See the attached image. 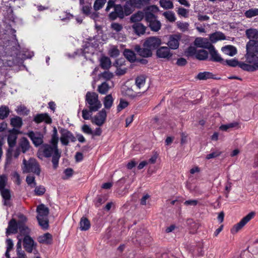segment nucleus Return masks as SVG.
I'll list each match as a JSON object with an SVG mask.
<instances>
[{
  "mask_svg": "<svg viewBox=\"0 0 258 258\" xmlns=\"http://www.w3.org/2000/svg\"><path fill=\"white\" fill-rule=\"evenodd\" d=\"M1 195L4 200V205L7 206H11L10 200L11 198V191L8 188L0 190Z\"/></svg>",
  "mask_w": 258,
  "mask_h": 258,
  "instance_id": "nucleus-23",
  "label": "nucleus"
},
{
  "mask_svg": "<svg viewBox=\"0 0 258 258\" xmlns=\"http://www.w3.org/2000/svg\"><path fill=\"white\" fill-rule=\"evenodd\" d=\"M22 239L24 248L27 252L31 253L36 248L37 243L30 236H26Z\"/></svg>",
  "mask_w": 258,
  "mask_h": 258,
  "instance_id": "nucleus-13",
  "label": "nucleus"
},
{
  "mask_svg": "<svg viewBox=\"0 0 258 258\" xmlns=\"http://www.w3.org/2000/svg\"><path fill=\"white\" fill-rule=\"evenodd\" d=\"M188 24L186 22H177V27L182 32H185L188 30Z\"/></svg>",
  "mask_w": 258,
  "mask_h": 258,
  "instance_id": "nucleus-59",
  "label": "nucleus"
},
{
  "mask_svg": "<svg viewBox=\"0 0 258 258\" xmlns=\"http://www.w3.org/2000/svg\"><path fill=\"white\" fill-rule=\"evenodd\" d=\"M246 51L245 57L246 62L256 58L258 56V40H249L246 45Z\"/></svg>",
  "mask_w": 258,
  "mask_h": 258,
  "instance_id": "nucleus-5",
  "label": "nucleus"
},
{
  "mask_svg": "<svg viewBox=\"0 0 258 258\" xmlns=\"http://www.w3.org/2000/svg\"><path fill=\"white\" fill-rule=\"evenodd\" d=\"M222 51L225 54L229 56H234L237 53L236 48L232 45H227L222 48Z\"/></svg>",
  "mask_w": 258,
  "mask_h": 258,
  "instance_id": "nucleus-31",
  "label": "nucleus"
},
{
  "mask_svg": "<svg viewBox=\"0 0 258 258\" xmlns=\"http://www.w3.org/2000/svg\"><path fill=\"white\" fill-rule=\"evenodd\" d=\"M81 11L85 15H88L90 14L91 6L90 3H86L85 5L81 7Z\"/></svg>",
  "mask_w": 258,
  "mask_h": 258,
  "instance_id": "nucleus-51",
  "label": "nucleus"
},
{
  "mask_svg": "<svg viewBox=\"0 0 258 258\" xmlns=\"http://www.w3.org/2000/svg\"><path fill=\"white\" fill-rule=\"evenodd\" d=\"M114 10L115 11L116 13H117L119 18H123L124 17V15L123 8L120 5H115Z\"/></svg>",
  "mask_w": 258,
  "mask_h": 258,
  "instance_id": "nucleus-52",
  "label": "nucleus"
},
{
  "mask_svg": "<svg viewBox=\"0 0 258 258\" xmlns=\"http://www.w3.org/2000/svg\"><path fill=\"white\" fill-rule=\"evenodd\" d=\"M19 229V221L18 222L14 219H12L9 222V225L7 229L6 234L9 235L10 233L16 234L18 232Z\"/></svg>",
  "mask_w": 258,
  "mask_h": 258,
  "instance_id": "nucleus-22",
  "label": "nucleus"
},
{
  "mask_svg": "<svg viewBox=\"0 0 258 258\" xmlns=\"http://www.w3.org/2000/svg\"><path fill=\"white\" fill-rule=\"evenodd\" d=\"M18 147L23 153H25L29 150L30 145L28 139L25 137H23L20 139Z\"/></svg>",
  "mask_w": 258,
  "mask_h": 258,
  "instance_id": "nucleus-24",
  "label": "nucleus"
},
{
  "mask_svg": "<svg viewBox=\"0 0 258 258\" xmlns=\"http://www.w3.org/2000/svg\"><path fill=\"white\" fill-rule=\"evenodd\" d=\"M42 152L44 156L49 158L52 156V163L54 169L56 168L58 165L59 159L60 157V152L58 148L51 146L49 144H45L42 147Z\"/></svg>",
  "mask_w": 258,
  "mask_h": 258,
  "instance_id": "nucleus-1",
  "label": "nucleus"
},
{
  "mask_svg": "<svg viewBox=\"0 0 258 258\" xmlns=\"http://www.w3.org/2000/svg\"><path fill=\"white\" fill-rule=\"evenodd\" d=\"M109 54L112 57H116L119 54V51L116 47H113L109 50Z\"/></svg>",
  "mask_w": 258,
  "mask_h": 258,
  "instance_id": "nucleus-60",
  "label": "nucleus"
},
{
  "mask_svg": "<svg viewBox=\"0 0 258 258\" xmlns=\"http://www.w3.org/2000/svg\"><path fill=\"white\" fill-rule=\"evenodd\" d=\"M109 89V85L104 82L98 86V91L101 94H105L108 92Z\"/></svg>",
  "mask_w": 258,
  "mask_h": 258,
  "instance_id": "nucleus-44",
  "label": "nucleus"
},
{
  "mask_svg": "<svg viewBox=\"0 0 258 258\" xmlns=\"http://www.w3.org/2000/svg\"><path fill=\"white\" fill-rule=\"evenodd\" d=\"M12 179L14 181L18 184H21V179L19 174L17 172L15 171L12 174Z\"/></svg>",
  "mask_w": 258,
  "mask_h": 258,
  "instance_id": "nucleus-61",
  "label": "nucleus"
},
{
  "mask_svg": "<svg viewBox=\"0 0 258 258\" xmlns=\"http://www.w3.org/2000/svg\"><path fill=\"white\" fill-rule=\"evenodd\" d=\"M106 0H96L94 4V9L98 11L101 9L105 4Z\"/></svg>",
  "mask_w": 258,
  "mask_h": 258,
  "instance_id": "nucleus-53",
  "label": "nucleus"
},
{
  "mask_svg": "<svg viewBox=\"0 0 258 258\" xmlns=\"http://www.w3.org/2000/svg\"><path fill=\"white\" fill-rule=\"evenodd\" d=\"M99 61L100 67L104 70H108L111 67V60L108 57L103 56Z\"/></svg>",
  "mask_w": 258,
  "mask_h": 258,
  "instance_id": "nucleus-28",
  "label": "nucleus"
},
{
  "mask_svg": "<svg viewBox=\"0 0 258 258\" xmlns=\"http://www.w3.org/2000/svg\"><path fill=\"white\" fill-rule=\"evenodd\" d=\"M244 16L247 18H251L255 16H258V9L251 8L244 12Z\"/></svg>",
  "mask_w": 258,
  "mask_h": 258,
  "instance_id": "nucleus-43",
  "label": "nucleus"
},
{
  "mask_svg": "<svg viewBox=\"0 0 258 258\" xmlns=\"http://www.w3.org/2000/svg\"><path fill=\"white\" fill-rule=\"evenodd\" d=\"M58 141V137L57 134V131L55 127H53V133L52 135V137L51 139V146L55 147V148H58L57 147V143Z\"/></svg>",
  "mask_w": 258,
  "mask_h": 258,
  "instance_id": "nucleus-39",
  "label": "nucleus"
},
{
  "mask_svg": "<svg viewBox=\"0 0 258 258\" xmlns=\"http://www.w3.org/2000/svg\"><path fill=\"white\" fill-rule=\"evenodd\" d=\"M23 173H33L39 176L41 172V168L37 160L33 158H30L28 161L24 158L22 165Z\"/></svg>",
  "mask_w": 258,
  "mask_h": 258,
  "instance_id": "nucleus-2",
  "label": "nucleus"
},
{
  "mask_svg": "<svg viewBox=\"0 0 258 258\" xmlns=\"http://www.w3.org/2000/svg\"><path fill=\"white\" fill-rule=\"evenodd\" d=\"M80 229L82 231L88 230L91 226L90 221L85 217L81 218L80 221Z\"/></svg>",
  "mask_w": 258,
  "mask_h": 258,
  "instance_id": "nucleus-32",
  "label": "nucleus"
},
{
  "mask_svg": "<svg viewBox=\"0 0 258 258\" xmlns=\"http://www.w3.org/2000/svg\"><path fill=\"white\" fill-rule=\"evenodd\" d=\"M249 64L240 62L239 64V68L244 71L248 72H254L255 71V63H249Z\"/></svg>",
  "mask_w": 258,
  "mask_h": 258,
  "instance_id": "nucleus-34",
  "label": "nucleus"
},
{
  "mask_svg": "<svg viewBox=\"0 0 258 258\" xmlns=\"http://www.w3.org/2000/svg\"><path fill=\"white\" fill-rule=\"evenodd\" d=\"M145 18V13L141 11H138L137 13L133 14L131 17V21L134 23H138Z\"/></svg>",
  "mask_w": 258,
  "mask_h": 258,
  "instance_id": "nucleus-37",
  "label": "nucleus"
},
{
  "mask_svg": "<svg viewBox=\"0 0 258 258\" xmlns=\"http://www.w3.org/2000/svg\"><path fill=\"white\" fill-rule=\"evenodd\" d=\"M8 136V144L9 148L6 153V160L7 163H10L12 159L13 148L16 144L18 135L20 133L18 130L12 128L9 131Z\"/></svg>",
  "mask_w": 258,
  "mask_h": 258,
  "instance_id": "nucleus-3",
  "label": "nucleus"
},
{
  "mask_svg": "<svg viewBox=\"0 0 258 258\" xmlns=\"http://www.w3.org/2000/svg\"><path fill=\"white\" fill-rule=\"evenodd\" d=\"M160 6L165 9H170L173 8L172 2L169 0H160Z\"/></svg>",
  "mask_w": 258,
  "mask_h": 258,
  "instance_id": "nucleus-45",
  "label": "nucleus"
},
{
  "mask_svg": "<svg viewBox=\"0 0 258 258\" xmlns=\"http://www.w3.org/2000/svg\"><path fill=\"white\" fill-rule=\"evenodd\" d=\"M254 215L253 212L249 213L246 216L243 217L239 222L235 224L231 229V231L232 233H237L250 220H251Z\"/></svg>",
  "mask_w": 258,
  "mask_h": 258,
  "instance_id": "nucleus-12",
  "label": "nucleus"
},
{
  "mask_svg": "<svg viewBox=\"0 0 258 258\" xmlns=\"http://www.w3.org/2000/svg\"><path fill=\"white\" fill-rule=\"evenodd\" d=\"M59 132L61 135L60 140L63 145H68L70 141L72 142L76 141V138L69 130L61 128Z\"/></svg>",
  "mask_w": 258,
  "mask_h": 258,
  "instance_id": "nucleus-9",
  "label": "nucleus"
},
{
  "mask_svg": "<svg viewBox=\"0 0 258 258\" xmlns=\"http://www.w3.org/2000/svg\"><path fill=\"white\" fill-rule=\"evenodd\" d=\"M10 113L9 108L6 105H2L0 106V119L4 120L7 118Z\"/></svg>",
  "mask_w": 258,
  "mask_h": 258,
  "instance_id": "nucleus-36",
  "label": "nucleus"
},
{
  "mask_svg": "<svg viewBox=\"0 0 258 258\" xmlns=\"http://www.w3.org/2000/svg\"><path fill=\"white\" fill-rule=\"evenodd\" d=\"M82 131L83 133L88 135H92L93 131L87 124H84L82 127Z\"/></svg>",
  "mask_w": 258,
  "mask_h": 258,
  "instance_id": "nucleus-64",
  "label": "nucleus"
},
{
  "mask_svg": "<svg viewBox=\"0 0 258 258\" xmlns=\"http://www.w3.org/2000/svg\"><path fill=\"white\" fill-rule=\"evenodd\" d=\"M209 51L211 56L210 60L215 62H220L221 63H222L223 59L221 58L217 51L216 50L214 46H213V48H210Z\"/></svg>",
  "mask_w": 258,
  "mask_h": 258,
  "instance_id": "nucleus-25",
  "label": "nucleus"
},
{
  "mask_svg": "<svg viewBox=\"0 0 258 258\" xmlns=\"http://www.w3.org/2000/svg\"><path fill=\"white\" fill-rule=\"evenodd\" d=\"M245 35L246 37L251 40H258V31L256 29L250 28L245 31Z\"/></svg>",
  "mask_w": 258,
  "mask_h": 258,
  "instance_id": "nucleus-30",
  "label": "nucleus"
},
{
  "mask_svg": "<svg viewBox=\"0 0 258 258\" xmlns=\"http://www.w3.org/2000/svg\"><path fill=\"white\" fill-rule=\"evenodd\" d=\"M128 3L127 1L125 3L123 9L124 14H125L126 16H128L132 13V8H133V7H131V5H130V4Z\"/></svg>",
  "mask_w": 258,
  "mask_h": 258,
  "instance_id": "nucleus-58",
  "label": "nucleus"
},
{
  "mask_svg": "<svg viewBox=\"0 0 258 258\" xmlns=\"http://www.w3.org/2000/svg\"><path fill=\"white\" fill-rule=\"evenodd\" d=\"M11 125L14 128H20L23 125L22 118L19 116H15L11 119Z\"/></svg>",
  "mask_w": 258,
  "mask_h": 258,
  "instance_id": "nucleus-35",
  "label": "nucleus"
},
{
  "mask_svg": "<svg viewBox=\"0 0 258 258\" xmlns=\"http://www.w3.org/2000/svg\"><path fill=\"white\" fill-rule=\"evenodd\" d=\"M26 181L27 184L30 185L32 187H34L36 185V183L35 180V177L32 175H28L26 177Z\"/></svg>",
  "mask_w": 258,
  "mask_h": 258,
  "instance_id": "nucleus-54",
  "label": "nucleus"
},
{
  "mask_svg": "<svg viewBox=\"0 0 258 258\" xmlns=\"http://www.w3.org/2000/svg\"><path fill=\"white\" fill-rule=\"evenodd\" d=\"M123 55L131 62L136 61L137 58L135 53L129 49H125L123 51Z\"/></svg>",
  "mask_w": 258,
  "mask_h": 258,
  "instance_id": "nucleus-29",
  "label": "nucleus"
},
{
  "mask_svg": "<svg viewBox=\"0 0 258 258\" xmlns=\"http://www.w3.org/2000/svg\"><path fill=\"white\" fill-rule=\"evenodd\" d=\"M157 56L159 58H165L169 60L172 57L173 54L170 51V49L167 46H161L156 51Z\"/></svg>",
  "mask_w": 258,
  "mask_h": 258,
  "instance_id": "nucleus-16",
  "label": "nucleus"
},
{
  "mask_svg": "<svg viewBox=\"0 0 258 258\" xmlns=\"http://www.w3.org/2000/svg\"><path fill=\"white\" fill-rule=\"evenodd\" d=\"M13 40H8V44L5 48L6 55L10 56H17L20 52V46L16 39V35H13Z\"/></svg>",
  "mask_w": 258,
  "mask_h": 258,
  "instance_id": "nucleus-6",
  "label": "nucleus"
},
{
  "mask_svg": "<svg viewBox=\"0 0 258 258\" xmlns=\"http://www.w3.org/2000/svg\"><path fill=\"white\" fill-rule=\"evenodd\" d=\"M86 104L91 112L97 111L102 106L98 94L94 92H87L85 96Z\"/></svg>",
  "mask_w": 258,
  "mask_h": 258,
  "instance_id": "nucleus-4",
  "label": "nucleus"
},
{
  "mask_svg": "<svg viewBox=\"0 0 258 258\" xmlns=\"http://www.w3.org/2000/svg\"><path fill=\"white\" fill-rule=\"evenodd\" d=\"M37 241L39 243L50 245L52 243V235L49 233H46L38 237Z\"/></svg>",
  "mask_w": 258,
  "mask_h": 258,
  "instance_id": "nucleus-21",
  "label": "nucleus"
},
{
  "mask_svg": "<svg viewBox=\"0 0 258 258\" xmlns=\"http://www.w3.org/2000/svg\"><path fill=\"white\" fill-rule=\"evenodd\" d=\"M145 20L151 31L158 32L160 30L161 27V22L157 20V16L151 12H146L145 13Z\"/></svg>",
  "mask_w": 258,
  "mask_h": 258,
  "instance_id": "nucleus-7",
  "label": "nucleus"
},
{
  "mask_svg": "<svg viewBox=\"0 0 258 258\" xmlns=\"http://www.w3.org/2000/svg\"><path fill=\"white\" fill-rule=\"evenodd\" d=\"M128 4L131 5L133 8H140L143 5L142 0H128L127 1Z\"/></svg>",
  "mask_w": 258,
  "mask_h": 258,
  "instance_id": "nucleus-56",
  "label": "nucleus"
},
{
  "mask_svg": "<svg viewBox=\"0 0 258 258\" xmlns=\"http://www.w3.org/2000/svg\"><path fill=\"white\" fill-rule=\"evenodd\" d=\"M135 50L139 55L143 57H151L152 55V51L148 47H141L139 45H136Z\"/></svg>",
  "mask_w": 258,
  "mask_h": 258,
  "instance_id": "nucleus-20",
  "label": "nucleus"
},
{
  "mask_svg": "<svg viewBox=\"0 0 258 258\" xmlns=\"http://www.w3.org/2000/svg\"><path fill=\"white\" fill-rule=\"evenodd\" d=\"M240 62L238 61L237 59L233 58L226 60L223 59L222 63L224 65H227L229 67H235L237 66L239 67Z\"/></svg>",
  "mask_w": 258,
  "mask_h": 258,
  "instance_id": "nucleus-41",
  "label": "nucleus"
},
{
  "mask_svg": "<svg viewBox=\"0 0 258 258\" xmlns=\"http://www.w3.org/2000/svg\"><path fill=\"white\" fill-rule=\"evenodd\" d=\"M225 39L224 34L221 32H216L210 35V39L213 42H216L218 40H225Z\"/></svg>",
  "mask_w": 258,
  "mask_h": 258,
  "instance_id": "nucleus-33",
  "label": "nucleus"
},
{
  "mask_svg": "<svg viewBox=\"0 0 258 258\" xmlns=\"http://www.w3.org/2000/svg\"><path fill=\"white\" fill-rule=\"evenodd\" d=\"M146 78L144 76H140L136 79V85L137 87L140 89L145 84Z\"/></svg>",
  "mask_w": 258,
  "mask_h": 258,
  "instance_id": "nucleus-47",
  "label": "nucleus"
},
{
  "mask_svg": "<svg viewBox=\"0 0 258 258\" xmlns=\"http://www.w3.org/2000/svg\"><path fill=\"white\" fill-rule=\"evenodd\" d=\"M113 99L111 94L107 95L105 97L103 101L104 105L105 108L109 109L112 105Z\"/></svg>",
  "mask_w": 258,
  "mask_h": 258,
  "instance_id": "nucleus-42",
  "label": "nucleus"
},
{
  "mask_svg": "<svg viewBox=\"0 0 258 258\" xmlns=\"http://www.w3.org/2000/svg\"><path fill=\"white\" fill-rule=\"evenodd\" d=\"M133 28L135 33L139 36L144 34L146 30V27L140 23H135L133 25Z\"/></svg>",
  "mask_w": 258,
  "mask_h": 258,
  "instance_id": "nucleus-27",
  "label": "nucleus"
},
{
  "mask_svg": "<svg viewBox=\"0 0 258 258\" xmlns=\"http://www.w3.org/2000/svg\"><path fill=\"white\" fill-rule=\"evenodd\" d=\"M45 188L43 186L39 185L36 186L34 192L35 195L40 196L43 195L45 193Z\"/></svg>",
  "mask_w": 258,
  "mask_h": 258,
  "instance_id": "nucleus-55",
  "label": "nucleus"
},
{
  "mask_svg": "<svg viewBox=\"0 0 258 258\" xmlns=\"http://www.w3.org/2000/svg\"><path fill=\"white\" fill-rule=\"evenodd\" d=\"M181 38L180 34H173L169 36V39L167 44L168 47L171 49H177L179 47V41Z\"/></svg>",
  "mask_w": 258,
  "mask_h": 258,
  "instance_id": "nucleus-14",
  "label": "nucleus"
},
{
  "mask_svg": "<svg viewBox=\"0 0 258 258\" xmlns=\"http://www.w3.org/2000/svg\"><path fill=\"white\" fill-rule=\"evenodd\" d=\"M187 56H195L197 59L200 60H206L208 57V52L204 49L197 50L194 46H189L185 51Z\"/></svg>",
  "mask_w": 258,
  "mask_h": 258,
  "instance_id": "nucleus-8",
  "label": "nucleus"
},
{
  "mask_svg": "<svg viewBox=\"0 0 258 258\" xmlns=\"http://www.w3.org/2000/svg\"><path fill=\"white\" fill-rule=\"evenodd\" d=\"M38 215L37 217H48L49 214V209L44 205L41 204L37 207Z\"/></svg>",
  "mask_w": 258,
  "mask_h": 258,
  "instance_id": "nucleus-26",
  "label": "nucleus"
},
{
  "mask_svg": "<svg viewBox=\"0 0 258 258\" xmlns=\"http://www.w3.org/2000/svg\"><path fill=\"white\" fill-rule=\"evenodd\" d=\"M194 44L198 47L206 48L209 50L213 46L207 39L203 38H197L194 41Z\"/></svg>",
  "mask_w": 258,
  "mask_h": 258,
  "instance_id": "nucleus-18",
  "label": "nucleus"
},
{
  "mask_svg": "<svg viewBox=\"0 0 258 258\" xmlns=\"http://www.w3.org/2000/svg\"><path fill=\"white\" fill-rule=\"evenodd\" d=\"M128 105V103L127 101L123 100H120L119 104L117 106V111L119 112L122 109L126 107Z\"/></svg>",
  "mask_w": 258,
  "mask_h": 258,
  "instance_id": "nucleus-62",
  "label": "nucleus"
},
{
  "mask_svg": "<svg viewBox=\"0 0 258 258\" xmlns=\"http://www.w3.org/2000/svg\"><path fill=\"white\" fill-rule=\"evenodd\" d=\"M21 220H19V234L18 235H20V237L23 236H29L31 232L30 229L26 225L25 222L27 221V218L23 215H21L19 216Z\"/></svg>",
  "mask_w": 258,
  "mask_h": 258,
  "instance_id": "nucleus-10",
  "label": "nucleus"
},
{
  "mask_svg": "<svg viewBox=\"0 0 258 258\" xmlns=\"http://www.w3.org/2000/svg\"><path fill=\"white\" fill-rule=\"evenodd\" d=\"M106 201V199L104 196H98L95 200V205L98 207Z\"/></svg>",
  "mask_w": 258,
  "mask_h": 258,
  "instance_id": "nucleus-57",
  "label": "nucleus"
},
{
  "mask_svg": "<svg viewBox=\"0 0 258 258\" xmlns=\"http://www.w3.org/2000/svg\"><path fill=\"white\" fill-rule=\"evenodd\" d=\"M98 76L99 78H103L106 81H109L113 77L114 75L113 73L109 71H104L99 74Z\"/></svg>",
  "mask_w": 258,
  "mask_h": 258,
  "instance_id": "nucleus-49",
  "label": "nucleus"
},
{
  "mask_svg": "<svg viewBox=\"0 0 258 258\" xmlns=\"http://www.w3.org/2000/svg\"><path fill=\"white\" fill-rule=\"evenodd\" d=\"M214 75L212 73L209 72H204L199 73L197 78L200 80H206L209 79L213 78Z\"/></svg>",
  "mask_w": 258,
  "mask_h": 258,
  "instance_id": "nucleus-40",
  "label": "nucleus"
},
{
  "mask_svg": "<svg viewBox=\"0 0 258 258\" xmlns=\"http://www.w3.org/2000/svg\"><path fill=\"white\" fill-rule=\"evenodd\" d=\"M106 116V112L105 109H103L94 116L92 122L98 126H101L104 123Z\"/></svg>",
  "mask_w": 258,
  "mask_h": 258,
  "instance_id": "nucleus-17",
  "label": "nucleus"
},
{
  "mask_svg": "<svg viewBox=\"0 0 258 258\" xmlns=\"http://www.w3.org/2000/svg\"><path fill=\"white\" fill-rule=\"evenodd\" d=\"M8 177L5 174L0 175V190L5 189L8 183Z\"/></svg>",
  "mask_w": 258,
  "mask_h": 258,
  "instance_id": "nucleus-48",
  "label": "nucleus"
},
{
  "mask_svg": "<svg viewBox=\"0 0 258 258\" xmlns=\"http://www.w3.org/2000/svg\"><path fill=\"white\" fill-rule=\"evenodd\" d=\"M161 44V40L157 37H150L144 42L143 46L148 47L152 51L157 48Z\"/></svg>",
  "mask_w": 258,
  "mask_h": 258,
  "instance_id": "nucleus-11",
  "label": "nucleus"
},
{
  "mask_svg": "<svg viewBox=\"0 0 258 258\" xmlns=\"http://www.w3.org/2000/svg\"><path fill=\"white\" fill-rule=\"evenodd\" d=\"M33 121L36 123H40L43 121L47 124H50L52 119L46 113L37 114L33 118Z\"/></svg>",
  "mask_w": 258,
  "mask_h": 258,
  "instance_id": "nucleus-19",
  "label": "nucleus"
},
{
  "mask_svg": "<svg viewBox=\"0 0 258 258\" xmlns=\"http://www.w3.org/2000/svg\"><path fill=\"white\" fill-rule=\"evenodd\" d=\"M27 135L35 146L38 147L43 143V136L42 134L39 133H34L33 131H30L27 134Z\"/></svg>",
  "mask_w": 258,
  "mask_h": 258,
  "instance_id": "nucleus-15",
  "label": "nucleus"
},
{
  "mask_svg": "<svg viewBox=\"0 0 258 258\" xmlns=\"http://www.w3.org/2000/svg\"><path fill=\"white\" fill-rule=\"evenodd\" d=\"M39 225L42 229L47 230L49 227L48 217H37Z\"/></svg>",
  "mask_w": 258,
  "mask_h": 258,
  "instance_id": "nucleus-38",
  "label": "nucleus"
},
{
  "mask_svg": "<svg viewBox=\"0 0 258 258\" xmlns=\"http://www.w3.org/2000/svg\"><path fill=\"white\" fill-rule=\"evenodd\" d=\"M163 16L166 18V19L171 22H174L176 20L174 13L171 11L164 12L163 13Z\"/></svg>",
  "mask_w": 258,
  "mask_h": 258,
  "instance_id": "nucleus-50",
  "label": "nucleus"
},
{
  "mask_svg": "<svg viewBox=\"0 0 258 258\" xmlns=\"http://www.w3.org/2000/svg\"><path fill=\"white\" fill-rule=\"evenodd\" d=\"M238 125V123L236 121L231 122L226 124H222L220 126V129L221 131H227L229 128L236 127Z\"/></svg>",
  "mask_w": 258,
  "mask_h": 258,
  "instance_id": "nucleus-46",
  "label": "nucleus"
},
{
  "mask_svg": "<svg viewBox=\"0 0 258 258\" xmlns=\"http://www.w3.org/2000/svg\"><path fill=\"white\" fill-rule=\"evenodd\" d=\"M221 152L219 151H216L215 152H213L208 155H207L206 158L208 160L215 158L220 155Z\"/></svg>",
  "mask_w": 258,
  "mask_h": 258,
  "instance_id": "nucleus-63",
  "label": "nucleus"
}]
</instances>
